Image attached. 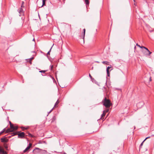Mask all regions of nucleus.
<instances>
[{"mask_svg": "<svg viewBox=\"0 0 154 154\" xmlns=\"http://www.w3.org/2000/svg\"><path fill=\"white\" fill-rule=\"evenodd\" d=\"M103 104L106 108H109L111 106V103L109 99L105 98L103 101Z\"/></svg>", "mask_w": 154, "mask_h": 154, "instance_id": "1", "label": "nucleus"}, {"mask_svg": "<svg viewBox=\"0 0 154 154\" xmlns=\"http://www.w3.org/2000/svg\"><path fill=\"white\" fill-rule=\"evenodd\" d=\"M32 146V144L31 143H29V145L28 146L26 147V148L25 149V150H24L23 151L24 152H26L27 151H28L29 149Z\"/></svg>", "mask_w": 154, "mask_h": 154, "instance_id": "2", "label": "nucleus"}, {"mask_svg": "<svg viewBox=\"0 0 154 154\" xmlns=\"http://www.w3.org/2000/svg\"><path fill=\"white\" fill-rule=\"evenodd\" d=\"M18 128V127L17 126H14V128L12 130H10V129H8L7 131V132H12L14 131V130H17Z\"/></svg>", "mask_w": 154, "mask_h": 154, "instance_id": "3", "label": "nucleus"}, {"mask_svg": "<svg viewBox=\"0 0 154 154\" xmlns=\"http://www.w3.org/2000/svg\"><path fill=\"white\" fill-rule=\"evenodd\" d=\"M25 133L23 132H22L18 134V137L19 138H23L24 137Z\"/></svg>", "mask_w": 154, "mask_h": 154, "instance_id": "4", "label": "nucleus"}, {"mask_svg": "<svg viewBox=\"0 0 154 154\" xmlns=\"http://www.w3.org/2000/svg\"><path fill=\"white\" fill-rule=\"evenodd\" d=\"M35 150H42V153H43V154H46L47 153V151L45 150H42V149H40L39 148H36L34 150H33V152H34V151Z\"/></svg>", "mask_w": 154, "mask_h": 154, "instance_id": "5", "label": "nucleus"}, {"mask_svg": "<svg viewBox=\"0 0 154 154\" xmlns=\"http://www.w3.org/2000/svg\"><path fill=\"white\" fill-rule=\"evenodd\" d=\"M1 141L4 143H7L8 141V139H6L5 138H2L1 139Z\"/></svg>", "mask_w": 154, "mask_h": 154, "instance_id": "6", "label": "nucleus"}, {"mask_svg": "<svg viewBox=\"0 0 154 154\" xmlns=\"http://www.w3.org/2000/svg\"><path fill=\"white\" fill-rule=\"evenodd\" d=\"M18 11L19 13L20 14V15H21L22 14H23V10L21 8H20L19 10H18Z\"/></svg>", "mask_w": 154, "mask_h": 154, "instance_id": "7", "label": "nucleus"}, {"mask_svg": "<svg viewBox=\"0 0 154 154\" xmlns=\"http://www.w3.org/2000/svg\"><path fill=\"white\" fill-rule=\"evenodd\" d=\"M85 29H83V36H81V38L83 39L84 41V38H85Z\"/></svg>", "mask_w": 154, "mask_h": 154, "instance_id": "8", "label": "nucleus"}, {"mask_svg": "<svg viewBox=\"0 0 154 154\" xmlns=\"http://www.w3.org/2000/svg\"><path fill=\"white\" fill-rule=\"evenodd\" d=\"M144 105V103L143 102H141L139 103H137V106H140V105H141V106H143Z\"/></svg>", "mask_w": 154, "mask_h": 154, "instance_id": "9", "label": "nucleus"}, {"mask_svg": "<svg viewBox=\"0 0 154 154\" xmlns=\"http://www.w3.org/2000/svg\"><path fill=\"white\" fill-rule=\"evenodd\" d=\"M6 151H4L3 149L0 146V154L5 153Z\"/></svg>", "mask_w": 154, "mask_h": 154, "instance_id": "10", "label": "nucleus"}, {"mask_svg": "<svg viewBox=\"0 0 154 154\" xmlns=\"http://www.w3.org/2000/svg\"><path fill=\"white\" fill-rule=\"evenodd\" d=\"M10 123V125L11 128V130H12L13 128H14V126L11 123L10 121H9Z\"/></svg>", "mask_w": 154, "mask_h": 154, "instance_id": "11", "label": "nucleus"}, {"mask_svg": "<svg viewBox=\"0 0 154 154\" xmlns=\"http://www.w3.org/2000/svg\"><path fill=\"white\" fill-rule=\"evenodd\" d=\"M105 115V111H103V113L101 115V118L104 116Z\"/></svg>", "mask_w": 154, "mask_h": 154, "instance_id": "12", "label": "nucleus"}, {"mask_svg": "<svg viewBox=\"0 0 154 154\" xmlns=\"http://www.w3.org/2000/svg\"><path fill=\"white\" fill-rule=\"evenodd\" d=\"M46 0H42V5L41 7L45 5V2Z\"/></svg>", "mask_w": 154, "mask_h": 154, "instance_id": "13", "label": "nucleus"}, {"mask_svg": "<svg viewBox=\"0 0 154 154\" xmlns=\"http://www.w3.org/2000/svg\"><path fill=\"white\" fill-rule=\"evenodd\" d=\"M85 2L86 5H89V2L88 0H85Z\"/></svg>", "mask_w": 154, "mask_h": 154, "instance_id": "14", "label": "nucleus"}, {"mask_svg": "<svg viewBox=\"0 0 154 154\" xmlns=\"http://www.w3.org/2000/svg\"><path fill=\"white\" fill-rule=\"evenodd\" d=\"M59 103V102L58 101V100L55 103V104L54 106H55L57 105Z\"/></svg>", "mask_w": 154, "mask_h": 154, "instance_id": "15", "label": "nucleus"}, {"mask_svg": "<svg viewBox=\"0 0 154 154\" xmlns=\"http://www.w3.org/2000/svg\"><path fill=\"white\" fill-rule=\"evenodd\" d=\"M111 66H108L106 69V72H109V69L110 68Z\"/></svg>", "mask_w": 154, "mask_h": 154, "instance_id": "16", "label": "nucleus"}, {"mask_svg": "<svg viewBox=\"0 0 154 154\" xmlns=\"http://www.w3.org/2000/svg\"><path fill=\"white\" fill-rule=\"evenodd\" d=\"M33 59V57H32L31 58H30V59H29V61H30V63L31 64V61Z\"/></svg>", "mask_w": 154, "mask_h": 154, "instance_id": "17", "label": "nucleus"}, {"mask_svg": "<svg viewBox=\"0 0 154 154\" xmlns=\"http://www.w3.org/2000/svg\"><path fill=\"white\" fill-rule=\"evenodd\" d=\"M109 109L108 108H107L105 110H104L103 111H105V113L106 112H109Z\"/></svg>", "mask_w": 154, "mask_h": 154, "instance_id": "18", "label": "nucleus"}, {"mask_svg": "<svg viewBox=\"0 0 154 154\" xmlns=\"http://www.w3.org/2000/svg\"><path fill=\"white\" fill-rule=\"evenodd\" d=\"M5 131V128L1 132H0V134L3 133Z\"/></svg>", "mask_w": 154, "mask_h": 154, "instance_id": "19", "label": "nucleus"}, {"mask_svg": "<svg viewBox=\"0 0 154 154\" xmlns=\"http://www.w3.org/2000/svg\"><path fill=\"white\" fill-rule=\"evenodd\" d=\"M102 63L103 64H107V62L106 61H104L102 62Z\"/></svg>", "mask_w": 154, "mask_h": 154, "instance_id": "20", "label": "nucleus"}, {"mask_svg": "<svg viewBox=\"0 0 154 154\" xmlns=\"http://www.w3.org/2000/svg\"><path fill=\"white\" fill-rule=\"evenodd\" d=\"M45 70H41L39 71V72L41 73H45Z\"/></svg>", "mask_w": 154, "mask_h": 154, "instance_id": "21", "label": "nucleus"}, {"mask_svg": "<svg viewBox=\"0 0 154 154\" xmlns=\"http://www.w3.org/2000/svg\"><path fill=\"white\" fill-rule=\"evenodd\" d=\"M52 46L51 47V49H50V50L48 52V53H47V54H49H49H50V51H51V48H52Z\"/></svg>", "mask_w": 154, "mask_h": 154, "instance_id": "22", "label": "nucleus"}, {"mask_svg": "<svg viewBox=\"0 0 154 154\" xmlns=\"http://www.w3.org/2000/svg\"><path fill=\"white\" fill-rule=\"evenodd\" d=\"M142 48H144L147 51L148 49L147 48H146L144 47V46H142Z\"/></svg>", "mask_w": 154, "mask_h": 154, "instance_id": "23", "label": "nucleus"}, {"mask_svg": "<svg viewBox=\"0 0 154 154\" xmlns=\"http://www.w3.org/2000/svg\"><path fill=\"white\" fill-rule=\"evenodd\" d=\"M147 51L149 53V54H148L149 55L152 53V52H151L149 50Z\"/></svg>", "mask_w": 154, "mask_h": 154, "instance_id": "24", "label": "nucleus"}, {"mask_svg": "<svg viewBox=\"0 0 154 154\" xmlns=\"http://www.w3.org/2000/svg\"><path fill=\"white\" fill-rule=\"evenodd\" d=\"M21 128L23 130L24 129H27V128H25V127H21Z\"/></svg>", "mask_w": 154, "mask_h": 154, "instance_id": "25", "label": "nucleus"}, {"mask_svg": "<svg viewBox=\"0 0 154 154\" xmlns=\"http://www.w3.org/2000/svg\"><path fill=\"white\" fill-rule=\"evenodd\" d=\"M55 119V116H54L52 120V122H53Z\"/></svg>", "mask_w": 154, "mask_h": 154, "instance_id": "26", "label": "nucleus"}, {"mask_svg": "<svg viewBox=\"0 0 154 154\" xmlns=\"http://www.w3.org/2000/svg\"><path fill=\"white\" fill-rule=\"evenodd\" d=\"M136 45L137 46L139 47L142 48V46H140V45H138L137 43Z\"/></svg>", "mask_w": 154, "mask_h": 154, "instance_id": "27", "label": "nucleus"}, {"mask_svg": "<svg viewBox=\"0 0 154 154\" xmlns=\"http://www.w3.org/2000/svg\"><path fill=\"white\" fill-rule=\"evenodd\" d=\"M150 137H146L145 139L143 141V142L144 143V142L148 138H149Z\"/></svg>", "mask_w": 154, "mask_h": 154, "instance_id": "28", "label": "nucleus"}, {"mask_svg": "<svg viewBox=\"0 0 154 154\" xmlns=\"http://www.w3.org/2000/svg\"><path fill=\"white\" fill-rule=\"evenodd\" d=\"M143 142H142L141 143L140 145V148L141 146H143Z\"/></svg>", "mask_w": 154, "mask_h": 154, "instance_id": "29", "label": "nucleus"}, {"mask_svg": "<svg viewBox=\"0 0 154 154\" xmlns=\"http://www.w3.org/2000/svg\"><path fill=\"white\" fill-rule=\"evenodd\" d=\"M53 68V65H51V68H50V70H52Z\"/></svg>", "mask_w": 154, "mask_h": 154, "instance_id": "30", "label": "nucleus"}, {"mask_svg": "<svg viewBox=\"0 0 154 154\" xmlns=\"http://www.w3.org/2000/svg\"><path fill=\"white\" fill-rule=\"evenodd\" d=\"M107 74L108 76H109V72H107Z\"/></svg>", "mask_w": 154, "mask_h": 154, "instance_id": "31", "label": "nucleus"}, {"mask_svg": "<svg viewBox=\"0 0 154 154\" xmlns=\"http://www.w3.org/2000/svg\"><path fill=\"white\" fill-rule=\"evenodd\" d=\"M54 108H53L48 113V114L50 113H51L53 109Z\"/></svg>", "mask_w": 154, "mask_h": 154, "instance_id": "32", "label": "nucleus"}, {"mask_svg": "<svg viewBox=\"0 0 154 154\" xmlns=\"http://www.w3.org/2000/svg\"><path fill=\"white\" fill-rule=\"evenodd\" d=\"M89 77L91 78V79H92V77L91 76V75H90V74H89Z\"/></svg>", "mask_w": 154, "mask_h": 154, "instance_id": "33", "label": "nucleus"}, {"mask_svg": "<svg viewBox=\"0 0 154 154\" xmlns=\"http://www.w3.org/2000/svg\"><path fill=\"white\" fill-rule=\"evenodd\" d=\"M28 134H29V136H30V137H32V135L31 134H30V133H29Z\"/></svg>", "mask_w": 154, "mask_h": 154, "instance_id": "34", "label": "nucleus"}, {"mask_svg": "<svg viewBox=\"0 0 154 154\" xmlns=\"http://www.w3.org/2000/svg\"><path fill=\"white\" fill-rule=\"evenodd\" d=\"M91 80H92V81L93 82V80H94V78H92V79H91Z\"/></svg>", "mask_w": 154, "mask_h": 154, "instance_id": "35", "label": "nucleus"}, {"mask_svg": "<svg viewBox=\"0 0 154 154\" xmlns=\"http://www.w3.org/2000/svg\"><path fill=\"white\" fill-rule=\"evenodd\" d=\"M21 7H24V6L23 5V4H22Z\"/></svg>", "mask_w": 154, "mask_h": 154, "instance_id": "36", "label": "nucleus"}, {"mask_svg": "<svg viewBox=\"0 0 154 154\" xmlns=\"http://www.w3.org/2000/svg\"><path fill=\"white\" fill-rule=\"evenodd\" d=\"M95 62H96V63H99V61H95Z\"/></svg>", "mask_w": 154, "mask_h": 154, "instance_id": "37", "label": "nucleus"}, {"mask_svg": "<svg viewBox=\"0 0 154 154\" xmlns=\"http://www.w3.org/2000/svg\"><path fill=\"white\" fill-rule=\"evenodd\" d=\"M149 81H151V77H150V78H149Z\"/></svg>", "mask_w": 154, "mask_h": 154, "instance_id": "38", "label": "nucleus"}, {"mask_svg": "<svg viewBox=\"0 0 154 154\" xmlns=\"http://www.w3.org/2000/svg\"><path fill=\"white\" fill-rule=\"evenodd\" d=\"M22 4H23V5L24 4V2H22Z\"/></svg>", "mask_w": 154, "mask_h": 154, "instance_id": "39", "label": "nucleus"}, {"mask_svg": "<svg viewBox=\"0 0 154 154\" xmlns=\"http://www.w3.org/2000/svg\"><path fill=\"white\" fill-rule=\"evenodd\" d=\"M136 48V47L135 46L134 48L135 49V48Z\"/></svg>", "mask_w": 154, "mask_h": 154, "instance_id": "40", "label": "nucleus"}, {"mask_svg": "<svg viewBox=\"0 0 154 154\" xmlns=\"http://www.w3.org/2000/svg\"><path fill=\"white\" fill-rule=\"evenodd\" d=\"M33 41H34V38L33 40Z\"/></svg>", "mask_w": 154, "mask_h": 154, "instance_id": "41", "label": "nucleus"}, {"mask_svg": "<svg viewBox=\"0 0 154 154\" xmlns=\"http://www.w3.org/2000/svg\"><path fill=\"white\" fill-rule=\"evenodd\" d=\"M134 2L135 1L134 0Z\"/></svg>", "mask_w": 154, "mask_h": 154, "instance_id": "42", "label": "nucleus"}]
</instances>
